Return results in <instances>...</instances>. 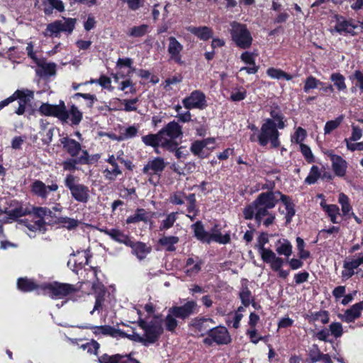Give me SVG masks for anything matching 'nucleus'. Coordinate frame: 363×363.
Returning <instances> with one entry per match:
<instances>
[{
    "label": "nucleus",
    "instance_id": "obj_1",
    "mask_svg": "<svg viewBox=\"0 0 363 363\" xmlns=\"http://www.w3.org/2000/svg\"><path fill=\"white\" fill-rule=\"evenodd\" d=\"M271 118L264 119L259 132V145L265 147L270 143L272 148L281 145L279 139L281 133L279 130L286 127V119L277 104H274L269 112Z\"/></svg>",
    "mask_w": 363,
    "mask_h": 363
},
{
    "label": "nucleus",
    "instance_id": "obj_2",
    "mask_svg": "<svg viewBox=\"0 0 363 363\" xmlns=\"http://www.w3.org/2000/svg\"><path fill=\"white\" fill-rule=\"evenodd\" d=\"M257 206H264L273 209L279 201L285 206V224L287 225L292 221L296 214L295 203L290 196L283 194L279 190L267 191L260 193L253 201Z\"/></svg>",
    "mask_w": 363,
    "mask_h": 363
},
{
    "label": "nucleus",
    "instance_id": "obj_3",
    "mask_svg": "<svg viewBox=\"0 0 363 363\" xmlns=\"http://www.w3.org/2000/svg\"><path fill=\"white\" fill-rule=\"evenodd\" d=\"M183 135L182 127L175 121H170L157 133H149L142 136V141L146 146H150L155 150V152L159 154L157 150L159 147L162 148V145L166 141H169L170 138H179Z\"/></svg>",
    "mask_w": 363,
    "mask_h": 363
},
{
    "label": "nucleus",
    "instance_id": "obj_4",
    "mask_svg": "<svg viewBox=\"0 0 363 363\" xmlns=\"http://www.w3.org/2000/svg\"><path fill=\"white\" fill-rule=\"evenodd\" d=\"M197 303L194 300L187 301L184 305L173 306L168 310V313L164 322L165 329L171 333H174L178 326L177 318L186 320L196 312Z\"/></svg>",
    "mask_w": 363,
    "mask_h": 363
},
{
    "label": "nucleus",
    "instance_id": "obj_5",
    "mask_svg": "<svg viewBox=\"0 0 363 363\" xmlns=\"http://www.w3.org/2000/svg\"><path fill=\"white\" fill-rule=\"evenodd\" d=\"M64 184L69 191L72 198L82 203H86L90 199L89 186L79 183V179L72 174H67L64 179Z\"/></svg>",
    "mask_w": 363,
    "mask_h": 363
},
{
    "label": "nucleus",
    "instance_id": "obj_6",
    "mask_svg": "<svg viewBox=\"0 0 363 363\" xmlns=\"http://www.w3.org/2000/svg\"><path fill=\"white\" fill-rule=\"evenodd\" d=\"M229 33L231 40L236 47L247 50L252 46L253 38L246 24L233 21L230 23Z\"/></svg>",
    "mask_w": 363,
    "mask_h": 363
},
{
    "label": "nucleus",
    "instance_id": "obj_7",
    "mask_svg": "<svg viewBox=\"0 0 363 363\" xmlns=\"http://www.w3.org/2000/svg\"><path fill=\"white\" fill-rule=\"evenodd\" d=\"M64 22L61 20H55L47 25L46 28L43 32L45 37L60 38L61 33L67 35L72 33L75 28L77 19L74 18L62 17Z\"/></svg>",
    "mask_w": 363,
    "mask_h": 363
},
{
    "label": "nucleus",
    "instance_id": "obj_8",
    "mask_svg": "<svg viewBox=\"0 0 363 363\" xmlns=\"http://www.w3.org/2000/svg\"><path fill=\"white\" fill-rule=\"evenodd\" d=\"M40 290L43 294L48 295L53 299L63 298L78 291V289L74 285L58 281L44 283L40 285Z\"/></svg>",
    "mask_w": 363,
    "mask_h": 363
},
{
    "label": "nucleus",
    "instance_id": "obj_9",
    "mask_svg": "<svg viewBox=\"0 0 363 363\" xmlns=\"http://www.w3.org/2000/svg\"><path fill=\"white\" fill-rule=\"evenodd\" d=\"M138 326L144 330V340L145 346L155 343L164 333L162 320H151L147 323L144 319L139 318Z\"/></svg>",
    "mask_w": 363,
    "mask_h": 363
},
{
    "label": "nucleus",
    "instance_id": "obj_10",
    "mask_svg": "<svg viewBox=\"0 0 363 363\" xmlns=\"http://www.w3.org/2000/svg\"><path fill=\"white\" fill-rule=\"evenodd\" d=\"M232 342L231 336L228 329L223 325L211 328L208 335L203 340L204 345L211 346L213 343L218 345H228Z\"/></svg>",
    "mask_w": 363,
    "mask_h": 363
},
{
    "label": "nucleus",
    "instance_id": "obj_11",
    "mask_svg": "<svg viewBox=\"0 0 363 363\" xmlns=\"http://www.w3.org/2000/svg\"><path fill=\"white\" fill-rule=\"evenodd\" d=\"M272 208L264 206H257L256 202L252 201L246 205L242 210V215L245 220H250L255 219L256 223L259 225L264 218L269 216Z\"/></svg>",
    "mask_w": 363,
    "mask_h": 363
},
{
    "label": "nucleus",
    "instance_id": "obj_12",
    "mask_svg": "<svg viewBox=\"0 0 363 363\" xmlns=\"http://www.w3.org/2000/svg\"><path fill=\"white\" fill-rule=\"evenodd\" d=\"M262 260L264 263L269 264L271 269L273 272H277L279 278L286 279L289 276L290 271L282 269L284 264H286V257L282 258L279 257L272 250L262 257Z\"/></svg>",
    "mask_w": 363,
    "mask_h": 363
},
{
    "label": "nucleus",
    "instance_id": "obj_13",
    "mask_svg": "<svg viewBox=\"0 0 363 363\" xmlns=\"http://www.w3.org/2000/svg\"><path fill=\"white\" fill-rule=\"evenodd\" d=\"M29 92V96H33V92L27 90ZM18 99V107L15 111L17 115H23L26 111V106L30 101L28 95L26 94L25 90L17 89L11 96L0 102V109L8 106L9 104Z\"/></svg>",
    "mask_w": 363,
    "mask_h": 363
},
{
    "label": "nucleus",
    "instance_id": "obj_14",
    "mask_svg": "<svg viewBox=\"0 0 363 363\" xmlns=\"http://www.w3.org/2000/svg\"><path fill=\"white\" fill-rule=\"evenodd\" d=\"M59 186L56 182H52L51 184L46 185L43 181L35 179L30 185L31 194L43 200H46L50 191H57Z\"/></svg>",
    "mask_w": 363,
    "mask_h": 363
},
{
    "label": "nucleus",
    "instance_id": "obj_15",
    "mask_svg": "<svg viewBox=\"0 0 363 363\" xmlns=\"http://www.w3.org/2000/svg\"><path fill=\"white\" fill-rule=\"evenodd\" d=\"M38 111L41 116L55 117L62 121V119L65 117V103L62 100H60L59 104L55 105L43 103Z\"/></svg>",
    "mask_w": 363,
    "mask_h": 363
},
{
    "label": "nucleus",
    "instance_id": "obj_16",
    "mask_svg": "<svg viewBox=\"0 0 363 363\" xmlns=\"http://www.w3.org/2000/svg\"><path fill=\"white\" fill-rule=\"evenodd\" d=\"M33 209L34 217L38 218L35 223L37 225L36 228H44L47 224H55V220L59 218L55 215L52 209H50L47 207L35 206Z\"/></svg>",
    "mask_w": 363,
    "mask_h": 363
},
{
    "label": "nucleus",
    "instance_id": "obj_17",
    "mask_svg": "<svg viewBox=\"0 0 363 363\" xmlns=\"http://www.w3.org/2000/svg\"><path fill=\"white\" fill-rule=\"evenodd\" d=\"M182 104L188 110L193 108L202 110L207 106L206 95L200 90L193 91L189 96L182 100Z\"/></svg>",
    "mask_w": 363,
    "mask_h": 363
},
{
    "label": "nucleus",
    "instance_id": "obj_18",
    "mask_svg": "<svg viewBox=\"0 0 363 363\" xmlns=\"http://www.w3.org/2000/svg\"><path fill=\"white\" fill-rule=\"evenodd\" d=\"M336 20V24L334 26V30L339 34H350L352 36H355L357 33L354 30L357 28V25L354 23L353 19H346L343 16L335 14L334 16Z\"/></svg>",
    "mask_w": 363,
    "mask_h": 363
},
{
    "label": "nucleus",
    "instance_id": "obj_19",
    "mask_svg": "<svg viewBox=\"0 0 363 363\" xmlns=\"http://www.w3.org/2000/svg\"><path fill=\"white\" fill-rule=\"evenodd\" d=\"M166 166L167 164L163 157H156L152 160H149L147 164L144 165L142 171L143 174L151 177L153 175L160 177Z\"/></svg>",
    "mask_w": 363,
    "mask_h": 363
},
{
    "label": "nucleus",
    "instance_id": "obj_20",
    "mask_svg": "<svg viewBox=\"0 0 363 363\" xmlns=\"http://www.w3.org/2000/svg\"><path fill=\"white\" fill-rule=\"evenodd\" d=\"M169 45L167 48L169 60L174 61L179 65H183L184 62L182 60V52L184 46L174 36L168 38Z\"/></svg>",
    "mask_w": 363,
    "mask_h": 363
},
{
    "label": "nucleus",
    "instance_id": "obj_21",
    "mask_svg": "<svg viewBox=\"0 0 363 363\" xmlns=\"http://www.w3.org/2000/svg\"><path fill=\"white\" fill-rule=\"evenodd\" d=\"M325 154L332 162L334 174L339 177H344L347 172V162L341 156L335 155L333 150H328Z\"/></svg>",
    "mask_w": 363,
    "mask_h": 363
},
{
    "label": "nucleus",
    "instance_id": "obj_22",
    "mask_svg": "<svg viewBox=\"0 0 363 363\" xmlns=\"http://www.w3.org/2000/svg\"><path fill=\"white\" fill-rule=\"evenodd\" d=\"M68 109L65 106V117L62 119V123H69L72 126H77L83 119V113L72 103H68Z\"/></svg>",
    "mask_w": 363,
    "mask_h": 363
},
{
    "label": "nucleus",
    "instance_id": "obj_23",
    "mask_svg": "<svg viewBox=\"0 0 363 363\" xmlns=\"http://www.w3.org/2000/svg\"><path fill=\"white\" fill-rule=\"evenodd\" d=\"M209 323L215 324V321L211 318L204 316H197L193 318L189 324L190 328L195 329L196 331L201 333V336L208 335L211 328Z\"/></svg>",
    "mask_w": 363,
    "mask_h": 363
},
{
    "label": "nucleus",
    "instance_id": "obj_24",
    "mask_svg": "<svg viewBox=\"0 0 363 363\" xmlns=\"http://www.w3.org/2000/svg\"><path fill=\"white\" fill-rule=\"evenodd\" d=\"M62 150L69 155V157H77L82 151V144L76 140L66 135L59 140Z\"/></svg>",
    "mask_w": 363,
    "mask_h": 363
},
{
    "label": "nucleus",
    "instance_id": "obj_25",
    "mask_svg": "<svg viewBox=\"0 0 363 363\" xmlns=\"http://www.w3.org/2000/svg\"><path fill=\"white\" fill-rule=\"evenodd\" d=\"M177 138H170L169 141H166L162 145V149L169 152H174L176 158L179 161H183L189 155L188 151L183 150L184 146L179 147V143L177 141Z\"/></svg>",
    "mask_w": 363,
    "mask_h": 363
},
{
    "label": "nucleus",
    "instance_id": "obj_26",
    "mask_svg": "<svg viewBox=\"0 0 363 363\" xmlns=\"http://www.w3.org/2000/svg\"><path fill=\"white\" fill-rule=\"evenodd\" d=\"M363 311V301L352 305L350 308L347 309L344 314L340 317L343 322L347 323H354L362 315Z\"/></svg>",
    "mask_w": 363,
    "mask_h": 363
},
{
    "label": "nucleus",
    "instance_id": "obj_27",
    "mask_svg": "<svg viewBox=\"0 0 363 363\" xmlns=\"http://www.w3.org/2000/svg\"><path fill=\"white\" fill-rule=\"evenodd\" d=\"M100 232L108 235L114 241L124 244L128 246L131 239L129 235L125 234L122 230L117 228L108 229L107 228H103L99 229Z\"/></svg>",
    "mask_w": 363,
    "mask_h": 363
},
{
    "label": "nucleus",
    "instance_id": "obj_28",
    "mask_svg": "<svg viewBox=\"0 0 363 363\" xmlns=\"http://www.w3.org/2000/svg\"><path fill=\"white\" fill-rule=\"evenodd\" d=\"M240 60L245 64L250 65V67H242L240 71H245L249 74H256L259 66L256 65L255 63V54L254 52L245 51L240 55Z\"/></svg>",
    "mask_w": 363,
    "mask_h": 363
},
{
    "label": "nucleus",
    "instance_id": "obj_29",
    "mask_svg": "<svg viewBox=\"0 0 363 363\" xmlns=\"http://www.w3.org/2000/svg\"><path fill=\"white\" fill-rule=\"evenodd\" d=\"M84 329H89L96 335H108L112 337H116L119 335L120 329H116L111 325H105L101 326H94L90 324H87L82 327Z\"/></svg>",
    "mask_w": 363,
    "mask_h": 363
},
{
    "label": "nucleus",
    "instance_id": "obj_30",
    "mask_svg": "<svg viewBox=\"0 0 363 363\" xmlns=\"http://www.w3.org/2000/svg\"><path fill=\"white\" fill-rule=\"evenodd\" d=\"M128 247L132 249V254L135 255L139 260H143L152 251L151 246L147 245L145 242L130 241Z\"/></svg>",
    "mask_w": 363,
    "mask_h": 363
},
{
    "label": "nucleus",
    "instance_id": "obj_31",
    "mask_svg": "<svg viewBox=\"0 0 363 363\" xmlns=\"http://www.w3.org/2000/svg\"><path fill=\"white\" fill-rule=\"evenodd\" d=\"M186 29L189 33L203 41L208 40L212 38L213 35V29L206 26L199 27L189 26Z\"/></svg>",
    "mask_w": 363,
    "mask_h": 363
},
{
    "label": "nucleus",
    "instance_id": "obj_32",
    "mask_svg": "<svg viewBox=\"0 0 363 363\" xmlns=\"http://www.w3.org/2000/svg\"><path fill=\"white\" fill-rule=\"evenodd\" d=\"M194 231V237L201 242L211 243V233L206 231L204 226L201 220L196 221L191 225Z\"/></svg>",
    "mask_w": 363,
    "mask_h": 363
},
{
    "label": "nucleus",
    "instance_id": "obj_33",
    "mask_svg": "<svg viewBox=\"0 0 363 363\" xmlns=\"http://www.w3.org/2000/svg\"><path fill=\"white\" fill-rule=\"evenodd\" d=\"M152 218L150 213L147 212L145 208H138L133 215H130L126 218L127 224L138 223L139 222H144L147 223Z\"/></svg>",
    "mask_w": 363,
    "mask_h": 363
},
{
    "label": "nucleus",
    "instance_id": "obj_34",
    "mask_svg": "<svg viewBox=\"0 0 363 363\" xmlns=\"http://www.w3.org/2000/svg\"><path fill=\"white\" fill-rule=\"evenodd\" d=\"M320 206L333 223H340V221L337 220V216L340 215L338 206L336 204H327L324 199L320 202Z\"/></svg>",
    "mask_w": 363,
    "mask_h": 363
},
{
    "label": "nucleus",
    "instance_id": "obj_35",
    "mask_svg": "<svg viewBox=\"0 0 363 363\" xmlns=\"http://www.w3.org/2000/svg\"><path fill=\"white\" fill-rule=\"evenodd\" d=\"M18 289L22 292H31L34 290L40 289V285L34 280L27 277H20L17 280Z\"/></svg>",
    "mask_w": 363,
    "mask_h": 363
},
{
    "label": "nucleus",
    "instance_id": "obj_36",
    "mask_svg": "<svg viewBox=\"0 0 363 363\" xmlns=\"http://www.w3.org/2000/svg\"><path fill=\"white\" fill-rule=\"evenodd\" d=\"M35 206H31L30 207L24 208L23 205H19L18 206L14 208L13 209L9 210L8 216L10 219L13 220L27 216V215H33L34 216V208Z\"/></svg>",
    "mask_w": 363,
    "mask_h": 363
},
{
    "label": "nucleus",
    "instance_id": "obj_37",
    "mask_svg": "<svg viewBox=\"0 0 363 363\" xmlns=\"http://www.w3.org/2000/svg\"><path fill=\"white\" fill-rule=\"evenodd\" d=\"M269 241V234L266 232H261L257 239V243L255 245V248L258 250L261 259L272 250L270 248L265 247V245L267 244Z\"/></svg>",
    "mask_w": 363,
    "mask_h": 363
},
{
    "label": "nucleus",
    "instance_id": "obj_38",
    "mask_svg": "<svg viewBox=\"0 0 363 363\" xmlns=\"http://www.w3.org/2000/svg\"><path fill=\"white\" fill-rule=\"evenodd\" d=\"M330 80L333 82V88L338 92H347L345 77L340 72H333L330 76Z\"/></svg>",
    "mask_w": 363,
    "mask_h": 363
},
{
    "label": "nucleus",
    "instance_id": "obj_39",
    "mask_svg": "<svg viewBox=\"0 0 363 363\" xmlns=\"http://www.w3.org/2000/svg\"><path fill=\"white\" fill-rule=\"evenodd\" d=\"M43 5V12L46 16H50L53 9L59 12L65 11V5L61 0H44Z\"/></svg>",
    "mask_w": 363,
    "mask_h": 363
},
{
    "label": "nucleus",
    "instance_id": "obj_40",
    "mask_svg": "<svg viewBox=\"0 0 363 363\" xmlns=\"http://www.w3.org/2000/svg\"><path fill=\"white\" fill-rule=\"evenodd\" d=\"M276 252L279 255H284L285 257H289L292 253V245L287 239H279L277 241Z\"/></svg>",
    "mask_w": 363,
    "mask_h": 363
},
{
    "label": "nucleus",
    "instance_id": "obj_41",
    "mask_svg": "<svg viewBox=\"0 0 363 363\" xmlns=\"http://www.w3.org/2000/svg\"><path fill=\"white\" fill-rule=\"evenodd\" d=\"M179 241V238L177 236L169 235L163 236L158 240V245L164 247L165 250L167 252H174L176 250L175 245Z\"/></svg>",
    "mask_w": 363,
    "mask_h": 363
},
{
    "label": "nucleus",
    "instance_id": "obj_42",
    "mask_svg": "<svg viewBox=\"0 0 363 363\" xmlns=\"http://www.w3.org/2000/svg\"><path fill=\"white\" fill-rule=\"evenodd\" d=\"M306 319L309 323H314L320 320L323 324H327L330 321L329 313L328 311L320 310L316 312H312L310 315H307Z\"/></svg>",
    "mask_w": 363,
    "mask_h": 363
},
{
    "label": "nucleus",
    "instance_id": "obj_43",
    "mask_svg": "<svg viewBox=\"0 0 363 363\" xmlns=\"http://www.w3.org/2000/svg\"><path fill=\"white\" fill-rule=\"evenodd\" d=\"M267 74L272 79H284L286 81H290L293 79V75L283 71L281 69L269 67L267 69Z\"/></svg>",
    "mask_w": 363,
    "mask_h": 363
},
{
    "label": "nucleus",
    "instance_id": "obj_44",
    "mask_svg": "<svg viewBox=\"0 0 363 363\" xmlns=\"http://www.w3.org/2000/svg\"><path fill=\"white\" fill-rule=\"evenodd\" d=\"M323 85H325V82H321L313 75H310L306 78L303 89L305 93H309L311 90Z\"/></svg>",
    "mask_w": 363,
    "mask_h": 363
},
{
    "label": "nucleus",
    "instance_id": "obj_45",
    "mask_svg": "<svg viewBox=\"0 0 363 363\" xmlns=\"http://www.w3.org/2000/svg\"><path fill=\"white\" fill-rule=\"evenodd\" d=\"M338 203L341 206L342 214L343 216H350L352 212V207L350 203L349 197L344 193H340L338 196Z\"/></svg>",
    "mask_w": 363,
    "mask_h": 363
},
{
    "label": "nucleus",
    "instance_id": "obj_46",
    "mask_svg": "<svg viewBox=\"0 0 363 363\" xmlns=\"http://www.w3.org/2000/svg\"><path fill=\"white\" fill-rule=\"evenodd\" d=\"M55 224H62L64 228L71 230L78 227L79 221L67 216H59L57 220H55Z\"/></svg>",
    "mask_w": 363,
    "mask_h": 363
},
{
    "label": "nucleus",
    "instance_id": "obj_47",
    "mask_svg": "<svg viewBox=\"0 0 363 363\" xmlns=\"http://www.w3.org/2000/svg\"><path fill=\"white\" fill-rule=\"evenodd\" d=\"M79 165H81L76 157H69L63 160L60 164L64 171L74 172L79 170Z\"/></svg>",
    "mask_w": 363,
    "mask_h": 363
},
{
    "label": "nucleus",
    "instance_id": "obj_48",
    "mask_svg": "<svg viewBox=\"0 0 363 363\" xmlns=\"http://www.w3.org/2000/svg\"><path fill=\"white\" fill-rule=\"evenodd\" d=\"M79 98H82L86 101V106L89 109L93 108L94 103L97 101V97L95 94L89 93L77 92L72 96V99L74 100H78Z\"/></svg>",
    "mask_w": 363,
    "mask_h": 363
},
{
    "label": "nucleus",
    "instance_id": "obj_49",
    "mask_svg": "<svg viewBox=\"0 0 363 363\" xmlns=\"http://www.w3.org/2000/svg\"><path fill=\"white\" fill-rule=\"evenodd\" d=\"M238 296L242 304L245 307H248L250 305L252 300L254 298L251 291L247 285H242Z\"/></svg>",
    "mask_w": 363,
    "mask_h": 363
},
{
    "label": "nucleus",
    "instance_id": "obj_50",
    "mask_svg": "<svg viewBox=\"0 0 363 363\" xmlns=\"http://www.w3.org/2000/svg\"><path fill=\"white\" fill-rule=\"evenodd\" d=\"M349 79L354 82V86L351 88V91L354 92L356 88H359L360 92L363 93V72L359 69L355 70L354 73L349 76Z\"/></svg>",
    "mask_w": 363,
    "mask_h": 363
},
{
    "label": "nucleus",
    "instance_id": "obj_51",
    "mask_svg": "<svg viewBox=\"0 0 363 363\" xmlns=\"http://www.w3.org/2000/svg\"><path fill=\"white\" fill-rule=\"evenodd\" d=\"M138 128L135 125H130L125 128L123 131H121L119 135L116 137L118 141H123L133 138L137 135Z\"/></svg>",
    "mask_w": 363,
    "mask_h": 363
},
{
    "label": "nucleus",
    "instance_id": "obj_52",
    "mask_svg": "<svg viewBox=\"0 0 363 363\" xmlns=\"http://www.w3.org/2000/svg\"><path fill=\"white\" fill-rule=\"evenodd\" d=\"M205 145L203 144V142L201 140H196L191 143L190 151L194 155L197 156L200 159H203L207 157V155H205L203 151Z\"/></svg>",
    "mask_w": 363,
    "mask_h": 363
},
{
    "label": "nucleus",
    "instance_id": "obj_53",
    "mask_svg": "<svg viewBox=\"0 0 363 363\" xmlns=\"http://www.w3.org/2000/svg\"><path fill=\"white\" fill-rule=\"evenodd\" d=\"M344 115H340L335 119L326 122L324 127L325 135L330 134L332 131L337 128L344 120Z\"/></svg>",
    "mask_w": 363,
    "mask_h": 363
},
{
    "label": "nucleus",
    "instance_id": "obj_54",
    "mask_svg": "<svg viewBox=\"0 0 363 363\" xmlns=\"http://www.w3.org/2000/svg\"><path fill=\"white\" fill-rule=\"evenodd\" d=\"M323 354V352L320 350L318 345L313 344L312 347L310 348L308 352V358L307 359V362L308 363H315L317 362L320 361V357Z\"/></svg>",
    "mask_w": 363,
    "mask_h": 363
},
{
    "label": "nucleus",
    "instance_id": "obj_55",
    "mask_svg": "<svg viewBox=\"0 0 363 363\" xmlns=\"http://www.w3.org/2000/svg\"><path fill=\"white\" fill-rule=\"evenodd\" d=\"M148 28L149 26L147 24L133 26L130 29L128 35L134 38L143 37L148 32Z\"/></svg>",
    "mask_w": 363,
    "mask_h": 363
},
{
    "label": "nucleus",
    "instance_id": "obj_56",
    "mask_svg": "<svg viewBox=\"0 0 363 363\" xmlns=\"http://www.w3.org/2000/svg\"><path fill=\"white\" fill-rule=\"evenodd\" d=\"M114 100L116 101L123 103L124 104L123 110L126 112L137 111V107L135 106V104L139 101L138 97H135V98L130 99H123V100L116 98V99H114Z\"/></svg>",
    "mask_w": 363,
    "mask_h": 363
},
{
    "label": "nucleus",
    "instance_id": "obj_57",
    "mask_svg": "<svg viewBox=\"0 0 363 363\" xmlns=\"http://www.w3.org/2000/svg\"><path fill=\"white\" fill-rule=\"evenodd\" d=\"M319 168L316 165H313L311 168L308 175L305 179V183L308 184H313L317 182L320 177Z\"/></svg>",
    "mask_w": 363,
    "mask_h": 363
},
{
    "label": "nucleus",
    "instance_id": "obj_58",
    "mask_svg": "<svg viewBox=\"0 0 363 363\" xmlns=\"http://www.w3.org/2000/svg\"><path fill=\"white\" fill-rule=\"evenodd\" d=\"M177 213L176 212H172L167 216L166 218L162 221L160 226V230L161 231L168 230L174 225L175 221L177 219Z\"/></svg>",
    "mask_w": 363,
    "mask_h": 363
},
{
    "label": "nucleus",
    "instance_id": "obj_59",
    "mask_svg": "<svg viewBox=\"0 0 363 363\" xmlns=\"http://www.w3.org/2000/svg\"><path fill=\"white\" fill-rule=\"evenodd\" d=\"M121 359H123L121 354L109 355L105 353L98 357V363H120Z\"/></svg>",
    "mask_w": 363,
    "mask_h": 363
},
{
    "label": "nucleus",
    "instance_id": "obj_60",
    "mask_svg": "<svg viewBox=\"0 0 363 363\" xmlns=\"http://www.w3.org/2000/svg\"><path fill=\"white\" fill-rule=\"evenodd\" d=\"M211 241H215L219 244L226 245L230 242V232L226 233L225 235H222L220 232L211 233Z\"/></svg>",
    "mask_w": 363,
    "mask_h": 363
},
{
    "label": "nucleus",
    "instance_id": "obj_61",
    "mask_svg": "<svg viewBox=\"0 0 363 363\" xmlns=\"http://www.w3.org/2000/svg\"><path fill=\"white\" fill-rule=\"evenodd\" d=\"M118 336L123 338H128L136 342L142 343L143 345L145 346V342L143 336H141L138 333H135L134 330H133L132 334H128L125 332L120 330Z\"/></svg>",
    "mask_w": 363,
    "mask_h": 363
},
{
    "label": "nucleus",
    "instance_id": "obj_62",
    "mask_svg": "<svg viewBox=\"0 0 363 363\" xmlns=\"http://www.w3.org/2000/svg\"><path fill=\"white\" fill-rule=\"evenodd\" d=\"M300 151L308 163L311 164L315 162L314 155L308 145L301 143Z\"/></svg>",
    "mask_w": 363,
    "mask_h": 363
},
{
    "label": "nucleus",
    "instance_id": "obj_63",
    "mask_svg": "<svg viewBox=\"0 0 363 363\" xmlns=\"http://www.w3.org/2000/svg\"><path fill=\"white\" fill-rule=\"evenodd\" d=\"M82 347L84 350H86L88 353L97 355L100 348V345L96 340L92 339L91 341L82 345Z\"/></svg>",
    "mask_w": 363,
    "mask_h": 363
},
{
    "label": "nucleus",
    "instance_id": "obj_64",
    "mask_svg": "<svg viewBox=\"0 0 363 363\" xmlns=\"http://www.w3.org/2000/svg\"><path fill=\"white\" fill-rule=\"evenodd\" d=\"M329 331L335 338L340 337L343 334L342 325L339 322H333L329 325Z\"/></svg>",
    "mask_w": 363,
    "mask_h": 363
}]
</instances>
